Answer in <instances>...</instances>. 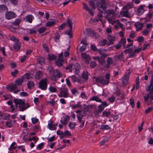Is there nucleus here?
<instances>
[{
	"label": "nucleus",
	"mask_w": 153,
	"mask_h": 153,
	"mask_svg": "<svg viewBox=\"0 0 153 153\" xmlns=\"http://www.w3.org/2000/svg\"><path fill=\"white\" fill-rule=\"evenodd\" d=\"M52 20H53L52 21H50L48 22L46 24V25L47 27H50L51 26H53L54 25L55 23V20L53 19H51Z\"/></svg>",
	"instance_id": "obj_37"
},
{
	"label": "nucleus",
	"mask_w": 153,
	"mask_h": 153,
	"mask_svg": "<svg viewBox=\"0 0 153 153\" xmlns=\"http://www.w3.org/2000/svg\"><path fill=\"white\" fill-rule=\"evenodd\" d=\"M104 108V106H95L94 113L95 115H98L101 113Z\"/></svg>",
	"instance_id": "obj_7"
},
{
	"label": "nucleus",
	"mask_w": 153,
	"mask_h": 153,
	"mask_svg": "<svg viewBox=\"0 0 153 153\" xmlns=\"http://www.w3.org/2000/svg\"><path fill=\"white\" fill-rule=\"evenodd\" d=\"M106 18L108 22L112 25L114 24V18L117 16L115 11L112 9L108 10L106 11Z\"/></svg>",
	"instance_id": "obj_2"
},
{
	"label": "nucleus",
	"mask_w": 153,
	"mask_h": 153,
	"mask_svg": "<svg viewBox=\"0 0 153 153\" xmlns=\"http://www.w3.org/2000/svg\"><path fill=\"white\" fill-rule=\"evenodd\" d=\"M131 72H128V73L125 74L123 77L122 79V83L124 84H127L128 83V82Z\"/></svg>",
	"instance_id": "obj_15"
},
{
	"label": "nucleus",
	"mask_w": 153,
	"mask_h": 153,
	"mask_svg": "<svg viewBox=\"0 0 153 153\" xmlns=\"http://www.w3.org/2000/svg\"><path fill=\"white\" fill-rule=\"evenodd\" d=\"M101 3L99 1L97 2V7L98 10L102 12L106 9L107 5L105 0H100Z\"/></svg>",
	"instance_id": "obj_3"
},
{
	"label": "nucleus",
	"mask_w": 153,
	"mask_h": 153,
	"mask_svg": "<svg viewBox=\"0 0 153 153\" xmlns=\"http://www.w3.org/2000/svg\"><path fill=\"white\" fill-rule=\"evenodd\" d=\"M147 91H149L150 93H153V76H152L150 81V85L146 89Z\"/></svg>",
	"instance_id": "obj_17"
},
{
	"label": "nucleus",
	"mask_w": 153,
	"mask_h": 153,
	"mask_svg": "<svg viewBox=\"0 0 153 153\" xmlns=\"http://www.w3.org/2000/svg\"><path fill=\"white\" fill-rule=\"evenodd\" d=\"M73 64V72L76 75H78L80 72V70L81 69L80 65L77 63L75 64Z\"/></svg>",
	"instance_id": "obj_6"
},
{
	"label": "nucleus",
	"mask_w": 153,
	"mask_h": 153,
	"mask_svg": "<svg viewBox=\"0 0 153 153\" xmlns=\"http://www.w3.org/2000/svg\"><path fill=\"white\" fill-rule=\"evenodd\" d=\"M100 129H105V130H108L111 129V128L108 125H102L100 126Z\"/></svg>",
	"instance_id": "obj_39"
},
{
	"label": "nucleus",
	"mask_w": 153,
	"mask_h": 153,
	"mask_svg": "<svg viewBox=\"0 0 153 153\" xmlns=\"http://www.w3.org/2000/svg\"><path fill=\"white\" fill-rule=\"evenodd\" d=\"M143 23H140L138 24L137 25L134 24V26L136 28V30L137 31H138L141 30L143 27Z\"/></svg>",
	"instance_id": "obj_32"
},
{
	"label": "nucleus",
	"mask_w": 153,
	"mask_h": 153,
	"mask_svg": "<svg viewBox=\"0 0 153 153\" xmlns=\"http://www.w3.org/2000/svg\"><path fill=\"white\" fill-rule=\"evenodd\" d=\"M111 112L110 111H104L102 113V116L103 117H107L110 114Z\"/></svg>",
	"instance_id": "obj_48"
},
{
	"label": "nucleus",
	"mask_w": 153,
	"mask_h": 153,
	"mask_svg": "<svg viewBox=\"0 0 153 153\" xmlns=\"http://www.w3.org/2000/svg\"><path fill=\"white\" fill-rule=\"evenodd\" d=\"M21 21L20 19H16L14 22H12V24L14 25L18 26L19 25Z\"/></svg>",
	"instance_id": "obj_31"
},
{
	"label": "nucleus",
	"mask_w": 153,
	"mask_h": 153,
	"mask_svg": "<svg viewBox=\"0 0 153 153\" xmlns=\"http://www.w3.org/2000/svg\"><path fill=\"white\" fill-rule=\"evenodd\" d=\"M7 90L11 92L17 88V86L15 84H13L11 85H7L6 87Z\"/></svg>",
	"instance_id": "obj_20"
},
{
	"label": "nucleus",
	"mask_w": 153,
	"mask_h": 153,
	"mask_svg": "<svg viewBox=\"0 0 153 153\" xmlns=\"http://www.w3.org/2000/svg\"><path fill=\"white\" fill-rule=\"evenodd\" d=\"M25 100H22L18 98H16L13 100V102L16 105H25Z\"/></svg>",
	"instance_id": "obj_13"
},
{
	"label": "nucleus",
	"mask_w": 153,
	"mask_h": 153,
	"mask_svg": "<svg viewBox=\"0 0 153 153\" xmlns=\"http://www.w3.org/2000/svg\"><path fill=\"white\" fill-rule=\"evenodd\" d=\"M76 112L78 113L77 115V117L79 121H81V120H82V118L86 115L85 112H84L82 110H78Z\"/></svg>",
	"instance_id": "obj_11"
},
{
	"label": "nucleus",
	"mask_w": 153,
	"mask_h": 153,
	"mask_svg": "<svg viewBox=\"0 0 153 153\" xmlns=\"http://www.w3.org/2000/svg\"><path fill=\"white\" fill-rule=\"evenodd\" d=\"M67 25L70 27L71 29L72 28V20L69 18H68L66 22Z\"/></svg>",
	"instance_id": "obj_35"
},
{
	"label": "nucleus",
	"mask_w": 153,
	"mask_h": 153,
	"mask_svg": "<svg viewBox=\"0 0 153 153\" xmlns=\"http://www.w3.org/2000/svg\"><path fill=\"white\" fill-rule=\"evenodd\" d=\"M82 108L83 109V110H82V111H84V112L88 111L89 109V106H82Z\"/></svg>",
	"instance_id": "obj_51"
},
{
	"label": "nucleus",
	"mask_w": 153,
	"mask_h": 153,
	"mask_svg": "<svg viewBox=\"0 0 153 153\" xmlns=\"http://www.w3.org/2000/svg\"><path fill=\"white\" fill-rule=\"evenodd\" d=\"M62 75L57 70H56L53 72V75L50 77V79L53 80H56L62 76Z\"/></svg>",
	"instance_id": "obj_5"
},
{
	"label": "nucleus",
	"mask_w": 153,
	"mask_h": 153,
	"mask_svg": "<svg viewBox=\"0 0 153 153\" xmlns=\"http://www.w3.org/2000/svg\"><path fill=\"white\" fill-rule=\"evenodd\" d=\"M133 4L132 3H129L126 6L123 7V9L124 10H127L133 7Z\"/></svg>",
	"instance_id": "obj_25"
},
{
	"label": "nucleus",
	"mask_w": 153,
	"mask_h": 153,
	"mask_svg": "<svg viewBox=\"0 0 153 153\" xmlns=\"http://www.w3.org/2000/svg\"><path fill=\"white\" fill-rule=\"evenodd\" d=\"M63 61H61L58 60H57L55 61V63L56 65H57L58 67H60L63 65Z\"/></svg>",
	"instance_id": "obj_44"
},
{
	"label": "nucleus",
	"mask_w": 153,
	"mask_h": 153,
	"mask_svg": "<svg viewBox=\"0 0 153 153\" xmlns=\"http://www.w3.org/2000/svg\"><path fill=\"white\" fill-rule=\"evenodd\" d=\"M99 11V12L98 13L97 18H99V19H102L103 15L102 13H104V11L103 12H102L100 11Z\"/></svg>",
	"instance_id": "obj_57"
},
{
	"label": "nucleus",
	"mask_w": 153,
	"mask_h": 153,
	"mask_svg": "<svg viewBox=\"0 0 153 153\" xmlns=\"http://www.w3.org/2000/svg\"><path fill=\"white\" fill-rule=\"evenodd\" d=\"M84 7L83 9L89 12V13L92 16L94 15V13L91 9H89L88 7L84 3H82Z\"/></svg>",
	"instance_id": "obj_23"
},
{
	"label": "nucleus",
	"mask_w": 153,
	"mask_h": 153,
	"mask_svg": "<svg viewBox=\"0 0 153 153\" xmlns=\"http://www.w3.org/2000/svg\"><path fill=\"white\" fill-rule=\"evenodd\" d=\"M66 25L65 23H63L59 27L58 29L60 30H62L65 27Z\"/></svg>",
	"instance_id": "obj_64"
},
{
	"label": "nucleus",
	"mask_w": 153,
	"mask_h": 153,
	"mask_svg": "<svg viewBox=\"0 0 153 153\" xmlns=\"http://www.w3.org/2000/svg\"><path fill=\"white\" fill-rule=\"evenodd\" d=\"M123 54H121L119 55H116L114 57V60L116 61H119L122 60L123 58Z\"/></svg>",
	"instance_id": "obj_24"
},
{
	"label": "nucleus",
	"mask_w": 153,
	"mask_h": 153,
	"mask_svg": "<svg viewBox=\"0 0 153 153\" xmlns=\"http://www.w3.org/2000/svg\"><path fill=\"white\" fill-rule=\"evenodd\" d=\"M110 137H105L103 140H102L100 143V146H102L105 143H106L108 141Z\"/></svg>",
	"instance_id": "obj_36"
},
{
	"label": "nucleus",
	"mask_w": 153,
	"mask_h": 153,
	"mask_svg": "<svg viewBox=\"0 0 153 153\" xmlns=\"http://www.w3.org/2000/svg\"><path fill=\"white\" fill-rule=\"evenodd\" d=\"M81 57L85 59V62L87 64H89V62L91 60V58L89 55L86 54V53H82L81 54Z\"/></svg>",
	"instance_id": "obj_10"
},
{
	"label": "nucleus",
	"mask_w": 153,
	"mask_h": 153,
	"mask_svg": "<svg viewBox=\"0 0 153 153\" xmlns=\"http://www.w3.org/2000/svg\"><path fill=\"white\" fill-rule=\"evenodd\" d=\"M43 76V73L41 71L36 72L35 74V78L37 79H39L42 78Z\"/></svg>",
	"instance_id": "obj_21"
},
{
	"label": "nucleus",
	"mask_w": 153,
	"mask_h": 153,
	"mask_svg": "<svg viewBox=\"0 0 153 153\" xmlns=\"http://www.w3.org/2000/svg\"><path fill=\"white\" fill-rule=\"evenodd\" d=\"M68 125L70 128L71 129L74 128L76 126V124L75 123H73L71 122H70L69 123Z\"/></svg>",
	"instance_id": "obj_55"
},
{
	"label": "nucleus",
	"mask_w": 153,
	"mask_h": 153,
	"mask_svg": "<svg viewBox=\"0 0 153 153\" xmlns=\"http://www.w3.org/2000/svg\"><path fill=\"white\" fill-rule=\"evenodd\" d=\"M110 74H107L104 76H100L96 77L94 76L92 79L94 81L100 83L102 85H107L109 82Z\"/></svg>",
	"instance_id": "obj_1"
},
{
	"label": "nucleus",
	"mask_w": 153,
	"mask_h": 153,
	"mask_svg": "<svg viewBox=\"0 0 153 153\" xmlns=\"http://www.w3.org/2000/svg\"><path fill=\"white\" fill-rule=\"evenodd\" d=\"M63 53L62 52L60 54L57 60L63 62L64 60L63 59Z\"/></svg>",
	"instance_id": "obj_53"
},
{
	"label": "nucleus",
	"mask_w": 153,
	"mask_h": 153,
	"mask_svg": "<svg viewBox=\"0 0 153 153\" xmlns=\"http://www.w3.org/2000/svg\"><path fill=\"white\" fill-rule=\"evenodd\" d=\"M97 2H98L97 0H92L88 1V3L90 6L91 7V8L94 10H95L96 8L95 3L97 4Z\"/></svg>",
	"instance_id": "obj_22"
},
{
	"label": "nucleus",
	"mask_w": 153,
	"mask_h": 153,
	"mask_svg": "<svg viewBox=\"0 0 153 153\" xmlns=\"http://www.w3.org/2000/svg\"><path fill=\"white\" fill-rule=\"evenodd\" d=\"M7 10V7L5 5H0V12H2Z\"/></svg>",
	"instance_id": "obj_30"
},
{
	"label": "nucleus",
	"mask_w": 153,
	"mask_h": 153,
	"mask_svg": "<svg viewBox=\"0 0 153 153\" xmlns=\"http://www.w3.org/2000/svg\"><path fill=\"white\" fill-rule=\"evenodd\" d=\"M34 84L32 82L29 81L27 83V85L29 88H31L34 86Z\"/></svg>",
	"instance_id": "obj_47"
},
{
	"label": "nucleus",
	"mask_w": 153,
	"mask_h": 153,
	"mask_svg": "<svg viewBox=\"0 0 153 153\" xmlns=\"http://www.w3.org/2000/svg\"><path fill=\"white\" fill-rule=\"evenodd\" d=\"M50 123H48V128L49 129L51 130H53L56 129V127L55 126L53 125L51 121H50Z\"/></svg>",
	"instance_id": "obj_29"
},
{
	"label": "nucleus",
	"mask_w": 153,
	"mask_h": 153,
	"mask_svg": "<svg viewBox=\"0 0 153 153\" xmlns=\"http://www.w3.org/2000/svg\"><path fill=\"white\" fill-rule=\"evenodd\" d=\"M69 120V117L67 116L65 117L62 120H61L60 122L62 124L65 125L67 124Z\"/></svg>",
	"instance_id": "obj_27"
},
{
	"label": "nucleus",
	"mask_w": 153,
	"mask_h": 153,
	"mask_svg": "<svg viewBox=\"0 0 153 153\" xmlns=\"http://www.w3.org/2000/svg\"><path fill=\"white\" fill-rule=\"evenodd\" d=\"M31 120L32 123L35 124L39 120L36 117H33L31 118Z\"/></svg>",
	"instance_id": "obj_59"
},
{
	"label": "nucleus",
	"mask_w": 153,
	"mask_h": 153,
	"mask_svg": "<svg viewBox=\"0 0 153 153\" xmlns=\"http://www.w3.org/2000/svg\"><path fill=\"white\" fill-rule=\"evenodd\" d=\"M107 40L106 39H103L101 40L99 42V45L101 46H104L107 43Z\"/></svg>",
	"instance_id": "obj_41"
},
{
	"label": "nucleus",
	"mask_w": 153,
	"mask_h": 153,
	"mask_svg": "<svg viewBox=\"0 0 153 153\" xmlns=\"http://www.w3.org/2000/svg\"><path fill=\"white\" fill-rule=\"evenodd\" d=\"M72 81L74 82H76L77 81V77L75 75L71 76H70Z\"/></svg>",
	"instance_id": "obj_60"
},
{
	"label": "nucleus",
	"mask_w": 153,
	"mask_h": 153,
	"mask_svg": "<svg viewBox=\"0 0 153 153\" xmlns=\"http://www.w3.org/2000/svg\"><path fill=\"white\" fill-rule=\"evenodd\" d=\"M82 76L83 79L87 80L88 79V72L87 71H84L82 74Z\"/></svg>",
	"instance_id": "obj_28"
},
{
	"label": "nucleus",
	"mask_w": 153,
	"mask_h": 153,
	"mask_svg": "<svg viewBox=\"0 0 153 153\" xmlns=\"http://www.w3.org/2000/svg\"><path fill=\"white\" fill-rule=\"evenodd\" d=\"M49 90L52 93L55 92H56L57 90L56 88L55 87L52 86L50 87L49 88Z\"/></svg>",
	"instance_id": "obj_49"
},
{
	"label": "nucleus",
	"mask_w": 153,
	"mask_h": 153,
	"mask_svg": "<svg viewBox=\"0 0 153 153\" xmlns=\"http://www.w3.org/2000/svg\"><path fill=\"white\" fill-rule=\"evenodd\" d=\"M34 18L31 15H27L24 18V20L26 22L31 23Z\"/></svg>",
	"instance_id": "obj_18"
},
{
	"label": "nucleus",
	"mask_w": 153,
	"mask_h": 153,
	"mask_svg": "<svg viewBox=\"0 0 153 153\" xmlns=\"http://www.w3.org/2000/svg\"><path fill=\"white\" fill-rule=\"evenodd\" d=\"M97 65L96 62L94 61H91L90 63V66L91 68L95 67Z\"/></svg>",
	"instance_id": "obj_58"
},
{
	"label": "nucleus",
	"mask_w": 153,
	"mask_h": 153,
	"mask_svg": "<svg viewBox=\"0 0 153 153\" xmlns=\"http://www.w3.org/2000/svg\"><path fill=\"white\" fill-rule=\"evenodd\" d=\"M107 62L108 63V67H109L110 65L113 64V61L111 58L108 57L107 59Z\"/></svg>",
	"instance_id": "obj_45"
},
{
	"label": "nucleus",
	"mask_w": 153,
	"mask_h": 153,
	"mask_svg": "<svg viewBox=\"0 0 153 153\" xmlns=\"http://www.w3.org/2000/svg\"><path fill=\"white\" fill-rule=\"evenodd\" d=\"M13 47L15 51H18L20 49V45L18 42L14 44Z\"/></svg>",
	"instance_id": "obj_38"
},
{
	"label": "nucleus",
	"mask_w": 153,
	"mask_h": 153,
	"mask_svg": "<svg viewBox=\"0 0 153 153\" xmlns=\"http://www.w3.org/2000/svg\"><path fill=\"white\" fill-rule=\"evenodd\" d=\"M107 39L108 40V42H107V45L109 46L114 44L116 37L114 36L108 35V36Z\"/></svg>",
	"instance_id": "obj_12"
},
{
	"label": "nucleus",
	"mask_w": 153,
	"mask_h": 153,
	"mask_svg": "<svg viewBox=\"0 0 153 153\" xmlns=\"http://www.w3.org/2000/svg\"><path fill=\"white\" fill-rule=\"evenodd\" d=\"M19 73L17 69H15L14 71L12 72L11 73V74L13 76H15L17 74Z\"/></svg>",
	"instance_id": "obj_62"
},
{
	"label": "nucleus",
	"mask_w": 153,
	"mask_h": 153,
	"mask_svg": "<svg viewBox=\"0 0 153 153\" xmlns=\"http://www.w3.org/2000/svg\"><path fill=\"white\" fill-rule=\"evenodd\" d=\"M98 52L102 56L100 57L103 59H104L106 58L108 56L107 54H105L102 53V51L101 49H99L98 50Z\"/></svg>",
	"instance_id": "obj_34"
},
{
	"label": "nucleus",
	"mask_w": 153,
	"mask_h": 153,
	"mask_svg": "<svg viewBox=\"0 0 153 153\" xmlns=\"http://www.w3.org/2000/svg\"><path fill=\"white\" fill-rule=\"evenodd\" d=\"M97 59L99 61L100 63L102 65H104L105 63V60L104 59H103L100 57H98Z\"/></svg>",
	"instance_id": "obj_42"
},
{
	"label": "nucleus",
	"mask_w": 153,
	"mask_h": 153,
	"mask_svg": "<svg viewBox=\"0 0 153 153\" xmlns=\"http://www.w3.org/2000/svg\"><path fill=\"white\" fill-rule=\"evenodd\" d=\"M30 106H28V107H25V106H19V108L20 111H23L25 109L27 108Z\"/></svg>",
	"instance_id": "obj_54"
},
{
	"label": "nucleus",
	"mask_w": 153,
	"mask_h": 153,
	"mask_svg": "<svg viewBox=\"0 0 153 153\" xmlns=\"http://www.w3.org/2000/svg\"><path fill=\"white\" fill-rule=\"evenodd\" d=\"M68 90L67 88H64L60 92L59 95L60 97L67 98L68 97Z\"/></svg>",
	"instance_id": "obj_9"
},
{
	"label": "nucleus",
	"mask_w": 153,
	"mask_h": 153,
	"mask_svg": "<svg viewBox=\"0 0 153 153\" xmlns=\"http://www.w3.org/2000/svg\"><path fill=\"white\" fill-rule=\"evenodd\" d=\"M23 82V81L21 79H17L15 81V83L18 85H21Z\"/></svg>",
	"instance_id": "obj_50"
},
{
	"label": "nucleus",
	"mask_w": 153,
	"mask_h": 153,
	"mask_svg": "<svg viewBox=\"0 0 153 153\" xmlns=\"http://www.w3.org/2000/svg\"><path fill=\"white\" fill-rule=\"evenodd\" d=\"M145 11V10L143 8V6L141 5L139 7L137 10V14L138 16L141 15Z\"/></svg>",
	"instance_id": "obj_19"
},
{
	"label": "nucleus",
	"mask_w": 153,
	"mask_h": 153,
	"mask_svg": "<svg viewBox=\"0 0 153 153\" xmlns=\"http://www.w3.org/2000/svg\"><path fill=\"white\" fill-rule=\"evenodd\" d=\"M125 53H128L129 57L130 58H132L134 56V50L133 48H130L125 50Z\"/></svg>",
	"instance_id": "obj_16"
},
{
	"label": "nucleus",
	"mask_w": 153,
	"mask_h": 153,
	"mask_svg": "<svg viewBox=\"0 0 153 153\" xmlns=\"http://www.w3.org/2000/svg\"><path fill=\"white\" fill-rule=\"evenodd\" d=\"M5 16L6 19H10L15 18L16 16V15L13 12L7 11L5 13Z\"/></svg>",
	"instance_id": "obj_8"
},
{
	"label": "nucleus",
	"mask_w": 153,
	"mask_h": 153,
	"mask_svg": "<svg viewBox=\"0 0 153 153\" xmlns=\"http://www.w3.org/2000/svg\"><path fill=\"white\" fill-rule=\"evenodd\" d=\"M136 88L137 89H138L139 87V76H137L136 78Z\"/></svg>",
	"instance_id": "obj_52"
},
{
	"label": "nucleus",
	"mask_w": 153,
	"mask_h": 153,
	"mask_svg": "<svg viewBox=\"0 0 153 153\" xmlns=\"http://www.w3.org/2000/svg\"><path fill=\"white\" fill-rule=\"evenodd\" d=\"M70 46H69L67 49V50L64 52V56L65 57L68 56L69 54V51H70Z\"/></svg>",
	"instance_id": "obj_46"
},
{
	"label": "nucleus",
	"mask_w": 153,
	"mask_h": 153,
	"mask_svg": "<svg viewBox=\"0 0 153 153\" xmlns=\"http://www.w3.org/2000/svg\"><path fill=\"white\" fill-rule=\"evenodd\" d=\"M39 87L43 90L46 89L47 86V79L46 78L41 80L39 83Z\"/></svg>",
	"instance_id": "obj_4"
},
{
	"label": "nucleus",
	"mask_w": 153,
	"mask_h": 153,
	"mask_svg": "<svg viewBox=\"0 0 153 153\" xmlns=\"http://www.w3.org/2000/svg\"><path fill=\"white\" fill-rule=\"evenodd\" d=\"M89 100L95 101L97 102H101L102 104L100 105H108L105 102H102L101 100L97 96H93Z\"/></svg>",
	"instance_id": "obj_14"
},
{
	"label": "nucleus",
	"mask_w": 153,
	"mask_h": 153,
	"mask_svg": "<svg viewBox=\"0 0 153 153\" xmlns=\"http://www.w3.org/2000/svg\"><path fill=\"white\" fill-rule=\"evenodd\" d=\"M153 108L152 107H151L148 108L147 109H146L145 111V112L146 114H148L149 113L153 110Z\"/></svg>",
	"instance_id": "obj_63"
},
{
	"label": "nucleus",
	"mask_w": 153,
	"mask_h": 153,
	"mask_svg": "<svg viewBox=\"0 0 153 153\" xmlns=\"http://www.w3.org/2000/svg\"><path fill=\"white\" fill-rule=\"evenodd\" d=\"M125 11H121L120 12V14L122 16L128 17L129 16V13L127 10Z\"/></svg>",
	"instance_id": "obj_26"
},
{
	"label": "nucleus",
	"mask_w": 153,
	"mask_h": 153,
	"mask_svg": "<svg viewBox=\"0 0 153 153\" xmlns=\"http://www.w3.org/2000/svg\"><path fill=\"white\" fill-rule=\"evenodd\" d=\"M37 62L39 64H42L45 61V59L43 57H40L37 58Z\"/></svg>",
	"instance_id": "obj_40"
},
{
	"label": "nucleus",
	"mask_w": 153,
	"mask_h": 153,
	"mask_svg": "<svg viewBox=\"0 0 153 153\" xmlns=\"http://www.w3.org/2000/svg\"><path fill=\"white\" fill-rule=\"evenodd\" d=\"M91 50L94 51H98V50L99 49H97L96 46L95 45H94L93 44L92 45H91Z\"/></svg>",
	"instance_id": "obj_61"
},
{
	"label": "nucleus",
	"mask_w": 153,
	"mask_h": 153,
	"mask_svg": "<svg viewBox=\"0 0 153 153\" xmlns=\"http://www.w3.org/2000/svg\"><path fill=\"white\" fill-rule=\"evenodd\" d=\"M86 45H82L79 50V51L80 52H82L85 51L86 48Z\"/></svg>",
	"instance_id": "obj_56"
},
{
	"label": "nucleus",
	"mask_w": 153,
	"mask_h": 153,
	"mask_svg": "<svg viewBox=\"0 0 153 153\" xmlns=\"http://www.w3.org/2000/svg\"><path fill=\"white\" fill-rule=\"evenodd\" d=\"M48 58L50 61L56 60L57 57L55 55L53 54H48Z\"/></svg>",
	"instance_id": "obj_33"
},
{
	"label": "nucleus",
	"mask_w": 153,
	"mask_h": 153,
	"mask_svg": "<svg viewBox=\"0 0 153 153\" xmlns=\"http://www.w3.org/2000/svg\"><path fill=\"white\" fill-rule=\"evenodd\" d=\"M72 30L70 28L69 30H67L65 32V34L69 35V37L71 38L72 37V33H71Z\"/></svg>",
	"instance_id": "obj_43"
}]
</instances>
